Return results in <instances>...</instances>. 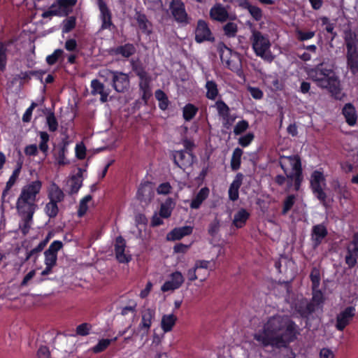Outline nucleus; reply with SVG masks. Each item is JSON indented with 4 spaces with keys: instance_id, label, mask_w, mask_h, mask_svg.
I'll return each mask as SVG.
<instances>
[{
    "instance_id": "9",
    "label": "nucleus",
    "mask_w": 358,
    "mask_h": 358,
    "mask_svg": "<svg viewBox=\"0 0 358 358\" xmlns=\"http://www.w3.org/2000/svg\"><path fill=\"white\" fill-rule=\"evenodd\" d=\"M356 315V308L350 306L341 310L336 317V329L343 331L350 324Z\"/></svg>"
},
{
    "instance_id": "22",
    "label": "nucleus",
    "mask_w": 358,
    "mask_h": 358,
    "mask_svg": "<svg viewBox=\"0 0 358 358\" xmlns=\"http://www.w3.org/2000/svg\"><path fill=\"white\" fill-rule=\"evenodd\" d=\"M320 87L327 89L336 99H341L338 94L341 93V89L340 87V83L336 76L330 74L322 83L320 84Z\"/></svg>"
},
{
    "instance_id": "53",
    "label": "nucleus",
    "mask_w": 358,
    "mask_h": 358,
    "mask_svg": "<svg viewBox=\"0 0 358 358\" xmlns=\"http://www.w3.org/2000/svg\"><path fill=\"white\" fill-rule=\"evenodd\" d=\"M312 299L310 302H313L315 304V308L320 306H322L324 302V296L322 292L319 288H312Z\"/></svg>"
},
{
    "instance_id": "58",
    "label": "nucleus",
    "mask_w": 358,
    "mask_h": 358,
    "mask_svg": "<svg viewBox=\"0 0 358 358\" xmlns=\"http://www.w3.org/2000/svg\"><path fill=\"white\" fill-rule=\"evenodd\" d=\"M111 341L112 340L108 338L99 340L98 343L92 348V352L96 354L103 352L110 345Z\"/></svg>"
},
{
    "instance_id": "24",
    "label": "nucleus",
    "mask_w": 358,
    "mask_h": 358,
    "mask_svg": "<svg viewBox=\"0 0 358 358\" xmlns=\"http://www.w3.org/2000/svg\"><path fill=\"white\" fill-rule=\"evenodd\" d=\"M295 310L302 318L308 319L316 310L315 304L306 299H302L296 303Z\"/></svg>"
},
{
    "instance_id": "14",
    "label": "nucleus",
    "mask_w": 358,
    "mask_h": 358,
    "mask_svg": "<svg viewBox=\"0 0 358 358\" xmlns=\"http://www.w3.org/2000/svg\"><path fill=\"white\" fill-rule=\"evenodd\" d=\"M333 73V71L330 69L325 68L323 64H319L313 69H311L308 72L309 76L313 81L317 83L319 87L326 78Z\"/></svg>"
},
{
    "instance_id": "26",
    "label": "nucleus",
    "mask_w": 358,
    "mask_h": 358,
    "mask_svg": "<svg viewBox=\"0 0 358 358\" xmlns=\"http://www.w3.org/2000/svg\"><path fill=\"white\" fill-rule=\"evenodd\" d=\"M91 94L94 96L99 94L100 101L101 103H105L108 101L110 90H106V87L97 79H94L91 81Z\"/></svg>"
},
{
    "instance_id": "7",
    "label": "nucleus",
    "mask_w": 358,
    "mask_h": 358,
    "mask_svg": "<svg viewBox=\"0 0 358 358\" xmlns=\"http://www.w3.org/2000/svg\"><path fill=\"white\" fill-rule=\"evenodd\" d=\"M169 3V7L174 20L180 24H187L189 23L188 14L185 10V6L182 0H166Z\"/></svg>"
},
{
    "instance_id": "19",
    "label": "nucleus",
    "mask_w": 358,
    "mask_h": 358,
    "mask_svg": "<svg viewBox=\"0 0 358 358\" xmlns=\"http://www.w3.org/2000/svg\"><path fill=\"white\" fill-rule=\"evenodd\" d=\"M231 58L224 64V67L236 73L239 77L243 76V65H242V55L238 52L235 51Z\"/></svg>"
},
{
    "instance_id": "18",
    "label": "nucleus",
    "mask_w": 358,
    "mask_h": 358,
    "mask_svg": "<svg viewBox=\"0 0 358 358\" xmlns=\"http://www.w3.org/2000/svg\"><path fill=\"white\" fill-rule=\"evenodd\" d=\"M101 20V29H108L113 26L112 13L103 0H97Z\"/></svg>"
},
{
    "instance_id": "10",
    "label": "nucleus",
    "mask_w": 358,
    "mask_h": 358,
    "mask_svg": "<svg viewBox=\"0 0 358 358\" xmlns=\"http://www.w3.org/2000/svg\"><path fill=\"white\" fill-rule=\"evenodd\" d=\"M285 321L286 324L285 325V328L282 330V332L280 334V337H282V339L279 341V345H285L286 344L294 341L296 339L297 334H299L297 330L298 326L293 320L287 317Z\"/></svg>"
},
{
    "instance_id": "27",
    "label": "nucleus",
    "mask_w": 358,
    "mask_h": 358,
    "mask_svg": "<svg viewBox=\"0 0 358 358\" xmlns=\"http://www.w3.org/2000/svg\"><path fill=\"white\" fill-rule=\"evenodd\" d=\"M151 76L140 79L138 83L139 92L141 94V99L145 104H147L150 97L152 96L150 83Z\"/></svg>"
},
{
    "instance_id": "38",
    "label": "nucleus",
    "mask_w": 358,
    "mask_h": 358,
    "mask_svg": "<svg viewBox=\"0 0 358 358\" xmlns=\"http://www.w3.org/2000/svg\"><path fill=\"white\" fill-rule=\"evenodd\" d=\"M208 195L209 189L206 187H202L195 197L192 199L189 205L190 208L192 209L199 208L202 203L208 198Z\"/></svg>"
},
{
    "instance_id": "40",
    "label": "nucleus",
    "mask_w": 358,
    "mask_h": 358,
    "mask_svg": "<svg viewBox=\"0 0 358 358\" xmlns=\"http://www.w3.org/2000/svg\"><path fill=\"white\" fill-rule=\"evenodd\" d=\"M217 50L220 55L221 62L224 66V64L229 61L231 58L230 55L235 52L231 48L227 46V45L224 42H220L217 46Z\"/></svg>"
},
{
    "instance_id": "13",
    "label": "nucleus",
    "mask_w": 358,
    "mask_h": 358,
    "mask_svg": "<svg viewBox=\"0 0 358 358\" xmlns=\"http://www.w3.org/2000/svg\"><path fill=\"white\" fill-rule=\"evenodd\" d=\"M173 163L179 168L182 169L191 166L193 163L194 155L193 152H186L183 150H176L172 153Z\"/></svg>"
},
{
    "instance_id": "5",
    "label": "nucleus",
    "mask_w": 358,
    "mask_h": 358,
    "mask_svg": "<svg viewBox=\"0 0 358 358\" xmlns=\"http://www.w3.org/2000/svg\"><path fill=\"white\" fill-rule=\"evenodd\" d=\"M250 25L252 27L250 41L255 54L266 62H273L274 56L270 50L271 43L268 35L263 34L260 31L257 30L252 27V23H250Z\"/></svg>"
},
{
    "instance_id": "50",
    "label": "nucleus",
    "mask_w": 358,
    "mask_h": 358,
    "mask_svg": "<svg viewBox=\"0 0 358 358\" xmlns=\"http://www.w3.org/2000/svg\"><path fill=\"white\" fill-rule=\"evenodd\" d=\"M67 142H64L63 145L60 146L56 155V160L59 165L64 166L69 164V161L66 158V153L67 152Z\"/></svg>"
},
{
    "instance_id": "31",
    "label": "nucleus",
    "mask_w": 358,
    "mask_h": 358,
    "mask_svg": "<svg viewBox=\"0 0 358 358\" xmlns=\"http://www.w3.org/2000/svg\"><path fill=\"white\" fill-rule=\"evenodd\" d=\"M155 311L151 308H145L142 311L141 322L139 328L144 330L145 333H148L152 324V321L155 318Z\"/></svg>"
},
{
    "instance_id": "36",
    "label": "nucleus",
    "mask_w": 358,
    "mask_h": 358,
    "mask_svg": "<svg viewBox=\"0 0 358 358\" xmlns=\"http://www.w3.org/2000/svg\"><path fill=\"white\" fill-rule=\"evenodd\" d=\"M243 8L246 9L255 21H259L263 16L262 10L256 6H252L249 1L244 0L239 4Z\"/></svg>"
},
{
    "instance_id": "44",
    "label": "nucleus",
    "mask_w": 358,
    "mask_h": 358,
    "mask_svg": "<svg viewBox=\"0 0 358 358\" xmlns=\"http://www.w3.org/2000/svg\"><path fill=\"white\" fill-rule=\"evenodd\" d=\"M130 64L132 71L138 77L139 80L150 76L141 62L132 59Z\"/></svg>"
},
{
    "instance_id": "42",
    "label": "nucleus",
    "mask_w": 358,
    "mask_h": 358,
    "mask_svg": "<svg viewBox=\"0 0 358 358\" xmlns=\"http://www.w3.org/2000/svg\"><path fill=\"white\" fill-rule=\"evenodd\" d=\"M199 108L193 103H188L182 108V117L186 122H190L196 116Z\"/></svg>"
},
{
    "instance_id": "47",
    "label": "nucleus",
    "mask_w": 358,
    "mask_h": 358,
    "mask_svg": "<svg viewBox=\"0 0 358 358\" xmlns=\"http://www.w3.org/2000/svg\"><path fill=\"white\" fill-rule=\"evenodd\" d=\"M205 87L206 89V96L210 100H215L218 94L217 85L214 80H207Z\"/></svg>"
},
{
    "instance_id": "6",
    "label": "nucleus",
    "mask_w": 358,
    "mask_h": 358,
    "mask_svg": "<svg viewBox=\"0 0 358 358\" xmlns=\"http://www.w3.org/2000/svg\"><path fill=\"white\" fill-rule=\"evenodd\" d=\"M325 186L326 178L323 172L320 170L313 171L310 175V187L314 196L323 204L327 198L324 190Z\"/></svg>"
},
{
    "instance_id": "64",
    "label": "nucleus",
    "mask_w": 358,
    "mask_h": 358,
    "mask_svg": "<svg viewBox=\"0 0 358 358\" xmlns=\"http://www.w3.org/2000/svg\"><path fill=\"white\" fill-rule=\"evenodd\" d=\"M92 329V325L90 323L84 322L77 326L76 334L81 336H85L90 334Z\"/></svg>"
},
{
    "instance_id": "56",
    "label": "nucleus",
    "mask_w": 358,
    "mask_h": 358,
    "mask_svg": "<svg viewBox=\"0 0 358 358\" xmlns=\"http://www.w3.org/2000/svg\"><path fill=\"white\" fill-rule=\"evenodd\" d=\"M310 279L312 283V288H319L320 285V270L319 268L314 266L310 271Z\"/></svg>"
},
{
    "instance_id": "52",
    "label": "nucleus",
    "mask_w": 358,
    "mask_h": 358,
    "mask_svg": "<svg viewBox=\"0 0 358 358\" xmlns=\"http://www.w3.org/2000/svg\"><path fill=\"white\" fill-rule=\"evenodd\" d=\"M215 107L217 113L222 119L230 115V108L228 105L222 100H218L215 103Z\"/></svg>"
},
{
    "instance_id": "20",
    "label": "nucleus",
    "mask_w": 358,
    "mask_h": 358,
    "mask_svg": "<svg viewBox=\"0 0 358 358\" xmlns=\"http://www.w3.org/2000/svg\"><path fill=\"white\" fill-rule=\"evenodd\" d=\"M231 58L224 64V67L236 73L239 77L243 76V65H242V55L238 52L235 51Z\"/></svg>"
},
{
    "instance_id": "34",
    "label": "nucleus",
    "mask_w": 358,
    "mask_h": 358,
    "mask_svg": "<svg viewBox=\"0 0 358 358\" xmlns=\"http://www.w3.org/2000/svg\"><path fill=\"white\" fill-rule=\"evenodd\" d=\"M65 194L62 189L55 182H52L48 189V198L50 201L60 203L64 200Z\"/></svg>"
},
{
    "instance_id": "57",
    "label": "nucleus",
    "mask_w": 358,
    "mask_h": 358,
    "mask_svg": "<svg viewBox=\"0 0 358 358\" xmlns=\"http://www.w3.org/2000/svg\"><path fill=\"white\" fill-rule=\"evenodd\" d=\"M62 24V32L66 34L69 33L76 26V17L75 16H70L64 20Z\"/></svg>"
},
{
    "instance_id": "48",
    "label": "nucleus",
    "mask_w": 358,
    "mask_h": 358,
    "mask_svg": "<svg viewBox=\"0 0 358 358\" xmlns=\"http://www.w3.org/2000/svg\"><path fill=\"white\" fill-rule=\"evenodd\" d=\"M45 73L44 71H29L21 72L20 74L17 75L15 78V80L20 79L21 81H29L31 79V76H36L38 79L42 80V76ZM20 84H22L20 82Z\"/></svg>"
},
{
    "instance_id": "11",
    "label": "nucleus",
    "mask_w": 358,
    "mask_h": 358,
    "mask_svg": "<svg viewBox=\"0 0 358 358\" xmlns=\"http://www.w3.org/2000/svg\"><path fill=\"white\" fill-rule=\"evenodd\" d=\"M111 86L118 93H124L130 87V79L127 73L115 71L111 80Z\"/></svg>"
},
{
    "instance_id": "21",
    "label": "nucleus",
    "mask_w": 358,
    "mask_h": 358,
    "mask_svg": "<svg viewBox=\"0 0 358 358\" xmlns=\"http://www.w3.org/2000/svg\"><path fill=\"white\" fill-rule=\"evenodd\" d=\"M136 48L133 43H127L117 47L110 48L109 54L113 56H121L123 58H129L135 55Z\"/></svg>"
},
{
    "instance_id": "33",
    "label": "nucleus",
    "mask_w": 358,
    "mask_h": 358,
    "mask_svg": "<svg viewBox=\"0 0 358 358\" xmlns=\"http://www.w3.org/2000/svg\"><path fill=\"white\" fill-rule=\"evenodd\" d=\"M135 20L137 22L138 27L142 33L150 35L152 33V23L148 20L145 14L141 12H136Z\"/></svg>"
},
{
    "instance_id": "17",
    "label": "nucleus",
    "mask_w": 358,
    "mask_h": 358,
    "mask_svg": "<svg viewBox=\"0 0 358 358\" xmlns=\"http://www.w3.org/2000/svg\"><path fill=\"white\" fill-rule=\"evenodd\" d=\"M327 235V229L323 224L314 225L311 231L313 248L314 249L317 248Z\"/></svg>"
},
{
    "instance_id": "15",
    "label": "nucleus",
    "mask_w": 358,
    "mask_h": 358,
    "mask_svg": "<svg viewBox=\"0 0 358 358\" xmlns=\"http://www.w3.org/2000/svg\"><path fill=\"white\" fill-rule=\"evenodd\" d=\"M126 241L122 236H118L115 238V254L116 259L119 263L125 264L131 260L129 255L125 253Z\"/></svg>"
},
{
    "instance_id": "63",
    "label": "nucleus",
    "mask_w": 358,
    "mask_h": 358,
    "mask_svg": "<svg viewBox=\"0 0 358 358\" xmlns=\"http://www.w3.org/2000/svg\"><path fill=\"white\" fill-rule=\"evenodd\" d=\"M255 138V134L252 132L247 133L246 134L241 136L238 138V144L243 147L246 148L249 146Z\"/></svg>"
},
{
    "instance_id": "49",
    "label": "nucleus",
    "mask_w": 358,
    "mask_h": 358,
    "mask_svg": "<svg viewBox=\"0 0 358 358\" xmlns=\"http://www.w3.org/2000/svg\"><path fill=\"white\" fill-rule=\"evenodd\" d=\"M172 204H173V199L168 198L165 202L161 204L159 209V216L163 218H168L171 215Z\"/></svg>"
},
{
    "instance_id": "2",
    "label": "nucleus",
    "mask_w": 358,
    "mask_h": 358,
    "mask_svg": "<svg viewBox=\"0 0 358 358\" xmlns=\"http://www.w3.org/2000/svg\"><path fill=\"white\" fill-rule=\"evenodd\" d=\"M279 166L285 174L287 186H292L294 189L299 191L303 180L301 159L299 155H294L290 156L281 155L278 162Z\"/></svg>"
},
{
    "instance_id": "37",
    "label": "nucleus",
    "mask_w": 358,
    "mask_h": 358,
    "mask_svg": "<svg viewBox=\"0 0 358 358\" xmlns=\"http://www.w3.org/2000/svg\"><path fill=\"white\" fill-rule=\"evenodd\" d=\"M152 193L150 182L148 181L141 182L136 192V198L140 201H145L147 199H150Z\"/></svg>"
},
{
    "instance_id": "62",
    "label": "nucleus",
    "mask_w": 358,
    "mask_h": 358,
    "mask_svg": "<svg viewBox=\"0 0 358 358\" xmlns=\"http://www.w3.org/2000/svg\"><path fill=\"white\" fill-rule=\"evenodd\" d=\"M249 128V123L245 120H242L236 123L234 128V133L236 136L241 135Z\"/></svg>"
},
{
    "instance_id": "60",
    "label": "nucleus",
    "mask_w": 358,
    "mask_h": 358,
    "mask_svg": "<svg viewBox=\"0 0 358 358\" xmlns=\"http://www.w3.org/2000/svg\"><path fill=\"white\" fill-rule=\"evenodd\" d=\"M64 51L62 49H56L52 54L46 57L45 61L48 65H54L57 63L59 58L62 56Z\"/></svg>"
},
{
    "instance_id": "3",
    "label": "nucleus",
    "mask_w": 358,
    "mask_h": 358,
    "mask_svg": "<svg viewBox=\"0 0 358 358\" xmlns=\"http://www.w3.org/2000/svg\"><path fill=\"white\" fill-rule=\"evenodd\" d=\"M42 189V182L39 180L31 181L22 187L16 201L17 210L36 211L38 206V195Z\"/></svg>"
},
{
    "instance_id": "41",
    "label": "nucleus",
    "mask_w": 358,
    "mask_h": 358,
    "mask_svg": "<svg viewBox=\"0 0 358 358\" xmlns=\"http://www.w3.org/2000/svg\"><path fill=\"white\" fill-rule=\"evenodd\" d=\"M265 82L272 91H280L283 89V85L276 74L266 76Z\"/></svg>"
},
{
    "instance_id": "12",
    "label": "nucleus",
    "mask_w": 358,
    "mask_h": 358,
    "mask_svg": "<svg viewBox=\"0 0 358 358\" xmlns=\"http://www.w3.org/2000/svg\"><path fill=\"white\" fill-rule=\"evenodd\" d=\"M358 254V232L352 236V241L346 246L345 262L348 268L352 269L356 266V258Z\"/></svg>"
},
{
    "instance_id": "51",
    "label": "nucleus",
    "mask_w": 358,
    "mask_h": 358,
    "mask_svg": "<svg viewBox=\"0 0 358 358\" xmlns=\"http://www.w3.org/2000/svg\"><path fill=\"white\" fill-rule=\"evenodd\" d=\"M224 34L228 38H234L238 32V28L236 23L228 22L222 27Z\"/></svg>"
},
{
    "instance_id": "46",
    "label": "nucleus",
    "mask_w": 358,
    "mask_h": 358,
    "mask_svg": "<svg viewBox=\"0 0 358 358\" xmlns=\"http://www.w3.org/2000/svg\"><path fill=\"white\" fill-rule=\"evenodd\" d=\"M177 320L176 316L173 314L164 315L162 318L161 327L164 332H169L172 330Z\"/></svg>"
},
{
    "instance_id": "45",
    "label": "nucleus",
    "mask_w": 358,
    "mask_h": 358,
    "mask_svg": "<svg viewBox=\"0 0 358 358\" xmlns=\"http://www.w3.org/2000/svg\"><path fill=\"white\" fill-rule=\"evenodd\" d=\"M243 153V151L240 148H236L234 150L230 163L232 171H236L241 168Z\"/></svg>"
},
{
    "instance_id": "16",
    "label": "nucleus",
    "mask_w": 358,
    "mask_h": 358,
    "mask_svg": "<svg viewBox=\"0 0 358 358\" xmlns=\"http://www.w3.org/2000/svg\"><path fill=\"white\" fill-rule=\"evenodd\" d=\"M184 281L185 278L182 273L176 271L170 275V280L163 284L161 289L164 292L178 289L182 286Z\"/></svg>"
},
{
    "instance_id": "43",
    "label": "nucleus",
    "mask_w": 358,
    "mask_h": 358,
    "mask_svg": "<svg viewBox=\"0 0 358 358\" xmlns=\"http://www.w3.org/2000/svg\"><path fill=\"white\" fill-rule=\"evenodd\" d=\"M155 96L159 101L158 106L159 109L164 111L167 110L170 104V101L166 94L163 90L159 89L155 91Z\"/></svg>"
},
{
    "instance_id": "23",
    "label": "nucleus",
    "mask_w": 358,
    "mask_h": 358,
    "mask_svg": "<svg viewBox=\"0 0 358 358\" xmlns=\"http://www.w3.org/2000/svg\"><path fill=\"white\" fill-rule=\"evenodd\" d=\"M20 216L22 217V222L19 224V229L23 236H26L29 232L31 225L33 222L34 215L36 211L31 210H17Z\"/></svg>"
},
{
    "instance_id": "28",
    "label": "nucleus",
    "mask_w": 358,
    "mask_h": 358,
    "mask_svg": "<svg viewBox=\"0 0 358 358\" xmlns=\"http://www.w3.org/2000/svg\"><path fill=\"white\" fill-rule=\"evenodd\" d=\"M77 0H57L56 10L59 11V17H66L73 12V7L76 6Z\"/></svg>"
},
{
    "instance_id": "30",
    "label": "nucleus",
    "mask_w": 358,
    "mask_h": 358,
    "mask_svg": "<svg viewBox=\"0 0 358 358\" xmlns=\"http://www.w3.org/2000/svg\"><path fill=\"white\" fill-rule=\"evenodd\" d=\"M342 114L348 125L354 126L357 123V110L352 103H345L342 109Z\"/></svg>"
},
{
    "instance_id": "35",
    "label": "nucleus",
    "mask_w": 358,
    "mask_h": 358,
    "mask_svg": "<svg viewBox=\"0 0 358 358\" xmlns=\"http://www.w3.org/2000/svg\"><path fill=\"white\" fill-rule=\"evenodd\" d=\"M250 216V214L246 209L241 208L235 213L232 224L237 229H241L245 225Z\"/></svg>"
},
{
    "instance_id": "29",
    "label": "nucleus",
    "mask_w": 358,
    "mask_h": 358,
    "mask_svg": "<svg viewBox=\"0 0 358 358\" xmlns=\"http://www.w3.org/2000/svg\"><path fill=\"white\" fill-rule=\"evenodd\" d=\"M243 179V175L241 173H238L235 176L233 182L229 188V199L232 201H236L239 197V188L241 187Z\"/></svg>"
},
{
    "instance_id": "55",
    "label": "nucleus",
    "mask_w": 358,
    "mask_h": 358,
    "mask_svg": "<svg viewBox=\"0 0 358 358\" xmlns=\"http://www.w3.org/2000/svg\"><path fill=\"white\" fill-rule=\"evenodd\" d=\"M57 203H58L50 201H49V202L46 203L44 210L45 214L50 218H55L57 215L59 213V208Z\"/></svg>"
},
{
    "instance_id": "61",
    "label": "nucleus",
    "mask_w": 358,
    "mask_h": 358,
    "mask_svg": "<svg viewBox=\"0 0 358 358\" xmlns=\"http://www.w3.org/2000/svg\"><path fill=\"white\" fill-rule=\"evenodd\" d=\"M296 38L299 41H305L313 38L315 35L314 31H303L301 29L296 30Z\"/></svg>"
},
{
    "instance_id": "8",
    "label": "nucleus",
    "mask_w": 358,
    "mask_h": 358,
    "mask_svg": "<svg viewBox=\"0 0 358 358\" xmlns=\"http://www.w3.org/2000/svg\"><path fill=\"white\" fill-rule=\"evenodd\" d=\"M194 34V40L197 43L215 41V37L209 27V24L204 20L200 19L197 21Z\"/></svg>"
},
{
    "instance_id": "32",
    "label": "nucleus",
    "mask_w": 358,
    "mask_h": 358,
    "mask_svg": "<svg viewBox=\"0 0 358 358\" xmlns=\"http://www.w3.org/2000/svg\"><path fill=\"white\" fill-rule=\"evenodd\" d=\"M193 231L192 226H184L181 227H176L172 229L168 234L169 240L178 241L182 238L184 236L190 235Z\"/></svg>"
},
{
    "instance_id": "39",
    "label": "nucleus",
    "mask_w": 358,
    "mask_h": 358,
    "mask_svg": "<svg viewBox=\"0 0 358 358\" xmlns=\"http://www.w3.org/2000/svg\"><path fill=\"white\" fill-rule=\"evenodd\" d=\"M82 177L83 170L82 169L79 168L78 173L76 175L71 176V178H70V194H74L78 193V192L79 191L83 185Z\"/></svg>"
},
{
    "instance_id": "4",
    "label": "nucleus",
    "mask_w": 358,
    "mask_h": 358,
    "mask_svg": "<svg viewBox=\"0 0 358 358\" xmlns=\"http://www.w3.org/2000/svg\"><path fill=\"white\" fill-rule=\"evenodd\" d=\"M344 42L346 48V64L350 73L358 75V36L351 29L344 31Z\"/></svg>"
},
{
    "instance_id": "1",
    "label": "nucleus",
    "mask_w": 358,
    "mask_h": 358,
    "mask_svg": "<svg viewBox=\"0 0 358 358\" xmlns=\"http://www.w3.org/2000/svg\"><path fill=\"white\" fill-rule=\"evenodd\" d=\"M287 317L280 315L270 317L264 324L262 332L254 335L255 340L264 346L279 345V341L282 339V337H280V332L285 328Z\"/></svg>"
},
{
    "instance_id": "25",
    "label": "nucleus",
    "mask_w": 358,
    "mask_h": 358,
    "mask_svg": "<svg viewBox=\"0 0 358 358\" xmlns=\"http://www.w3.org/2000/svg\"><path fill=\"white\" fill-rule=\"evenodd\" d=\"M209 15L211 20L224 22L229 18L227 10L221 4L215 3L210 10Z\"/></svg>"
},
{
    "instance_id": "59",
    "label": "nucleus",
    "mask_w": 358,
    "mask_h": 358,
    "mask_svg": "<svg viewBox=\"0 0 358 358\" xmlns=\"http://www.w3.org/2000/svg\"><path fill=\"white\" fill-rule=\"evenodd\" d=\"M295 199L296 197L294 194L288 195L285 198L281 212L282 215H285L292 209L295 203Z\"/></svg>"
},
{
    "instance_id": "54",
    "label": "nucleus",
    "mask_w": 358,
    "mask_h": 358,
    "mask_svg": "<svg viewBox=\"0 0 358 358\" xmlns=\"http://www.w3.org/2000/svg\"><path fill=\"white\" fill-rule=\"evenodd\" d=\"M220 227H221L220 220L217 217H215L208 224V235L212 238L216 237L217 236V234H219Z\"/></svg>"
}]
</instances>
